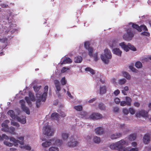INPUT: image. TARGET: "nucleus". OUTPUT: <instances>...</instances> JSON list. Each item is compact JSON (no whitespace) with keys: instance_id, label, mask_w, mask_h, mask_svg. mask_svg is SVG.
Listing matches in <instances>:
<instances>
[{"instance_id":"obj_59","label":"nucleus","mask_w":151,"mask_h":151,"mask_svg":"<svg viewBox=\"0 0 151 151\" xmlns=\"http://www.w3.org/2000/svg\"><path fill=\"white\" fill-rule=\"evenodd\" d=\"M120 105L122 106H124L127 105V104L125 101H122L120 102Z\"/></svg>"},{"instance_id":"obj_58","label":"nucleus","mask_w":151,"mask_h":151,"mask_svg":"<svg viewBox=\"0 0 151 151\" xmlns=\"http://www.w3.org/2000/svg\"><path fill=\"white\" fill-rule=\"evenodd\" d=\"M115 102L117 104H119L120 102V100L118 98H116L114 99Z\"/></svg>"},{"instance_id":"obj_60","label":"nucleus","mask_w":151,"mask_h":151,"mask_svg":"<svg viewBox=\"0 0 151 151\" xmlns=\"http://www.w3.org/2000/svg\"><path fill=\"white\" fill-rule=\"evenodd\" d=\"M55 87L56 88L57 91L58 92L60 91L61 90V88L60 86V85H56L55 86Z\"/></svg>"},{"instance_id":"obj_10","label":"nucleus","mask_w":151,"mask_h":151,"mask_svg":"<svg viewBox=\"0 0 151 151\" xmlns=\"http://www.w3.org/2000/svg\"><path fill=\"white\" fill-rule=\"evenodd\" d=\"M53 144L58 146H60L62 144L63 142L62 140L55 138H53L50 139Z\"/></svg>"},{"instance_id":"obj_11","label":"nucleus","mask_w":151,"mask_h":151,"mask_svg":"<svg viewBox=\"0 0 151 151\" xmlns=\"http://www.w3.org/2000/svg\"><path fill=\"white\" fill-rule=\"evenodd\" d=\"M102 117V115L99 113H94L90 115V118L93 120H97L101 118Z\"/></svg>"},{"instance_id":"obj_6","label":"nucleus","mask_w":151,"mask_h":151,"mask_svg":"<svg viewBox=\"0 0 151 151\" xmlns=\"http://www.w3.org/2000/svg\"><path fill=\"white\" fill-rule=\"evenodd\" d=\"M134 36V34L132 30L130 29H128L127 30L126 33L124 35L123 38L125 40H132Z\"/></svg>"},{"instance_id":"obj_29","label":"nucleus","mask_w":151,"mask_h":151,"mask_svg":"<svg viewBox=\"0 0 151 151\" xmlns=\"http://www.w3.org/2000/svg\"><path fill=\"white\" fill-rule=\"evenodd\" d=\"M8 114L10 116L12 119H14L15 118V115L14 112L12 110H9L7 112Z\"/></svg>"},{"instance_id":"obj_21","label":"nucleus","mask_w":151,"mask_h":151,"mask_svg":"<svg viewBox=\"0 0 151 151\" xmlns=\"http://www.w3.org/2000/svg\"><path fill=\"white\" fill-rule=\"evenodd\" d=\"M1 127L3 128L1 129V131L4 132H8V129L9 127L7 124L4 123H3L1 124Z\"/></svg>"},{"instance_id":"obj_52","label":"nucleus","mask_w":151,"mask_h":151,"mask_svg":"<svg viewBox=\"0 0 151 151\" xmlns=\"http://www.w3.org/2000/svg\"><path fill=\"white\" fill-rule=\"evenodd\" d=\"M69 68L65 67H63L62 68L61 70V72L62 73H64L67 70H69Z\"/></svg>"},{"instance_id":"obj_49","label":"nucleus","mask_w":151,"mask_h":151,"mask_svg":"<svg viewBox=\"0 0 151 151\" xmlns=\"http://www.w3.org/2000/svg\"><path fill=\"white\" fill-rule=\"evenodd\" d=\"M60 82L62 85H64L66 84V81L65 80V77L62 78Z\"/></svg>"},{"instance_id":"obj_51","label":"nucleus","mask_w":151,"mask_h":151,"mask_svg":"<svg viewBox=\"0 0 151 151\" xmlns=\"http://www.w3.org/2000/svg\"><path fill=\"white\" fill-rule=\"evenodd\" d=\"M140 27L141 28V29L142 30H143L145 31H148V29H147V27H146V26H145V25H141L140 26Z\"/></svg>"},{"instance_id":"obj_40","label":"nucleus","mask_w":151,"mask_h":151,"mask_svg":"<svg viewBox=\"0 0 151 151\" xmlns=\"http://www.w3.org/2000/svg\"><path fill=\"white\" fill-rule=\"evenodd\" d=\"M25 99L26 102L28 103V105L31 107L32 106V103L30 101L29 98L27 96H26L25 97Z\"/></svg>"},{"instance_id":"obj_12","label":"nucleus","mask_w":151,"mask_h":151,"mask_svg":"<svg viewBox=\"0 0 151 151\" xmlns=\"http://www.w3.org/2000/svg\"><path fill=\"white\" fill-rule=\"evenodd\" d=\"M95 132L96 134L98 135H101L104 133V130L102 127H99L95 129Z\"/></svg>"},{"instance_id":"obj_46","label":"nucleus","mask_w":151,"mask_h":151,"mask_svg":"<svg viewBox=\"0 0 151 151\" xmlns=\"http://www.w3.org/2000/svg\"><path fill=\"white\" fill-rule=\"evenodd\" d=\"M11 124L14 126H16L17 127H19V125L18 123L14 122V120H12L11 122Z\"/></svg>"},{"instance_id":"obj_3","label":"nucleus","mask_w":151,"mask_h":151,"mask_svg":"<svg viewBox=\"0 0 151 151\" xmlns=\"http://www.w3.org/2000/svg\"><path fill=\"white\" fill-rule=\"evenodd\" d=\"M43 130V134L48 136H52L54 132V129L49 126H47L44 127Z\"/></svg>"},{"instance_id":"obj_53","label":"nucleus","mask_w":151,"mask_h":151,"mask_svg":"<svg viewBox=\"0 0 151 151\" xmlns=\"http://www.w3.org/2000/svg\"><path fill=\"white\" fill-rule=\"evenodd\" d=\"M141 34L142 35H145L147 37H149L150 35V33L146 32H142L141 33Z\"/></svg>"},{"instance_id":"obj_30","label":"nucleus","mask_w":151,"mask_h":151,"mask_svg":"<svg viewBox=\"0 0 151 151\" xmlns=\"http://www.w3.org/2000/svg\"><path fill=\"white\" fill-rule=\"evenodd\" d=\"M29 96L30 100L33 101H35V97L33 93L31 92H29Z\"/></svg>"},{"instance_id":"obj_36","label":"nucleus","mask_w":151,"mask_h":151,"mask_svg":"<svg viewBox=\"0 0 151 151\" xmlns=\"http://www.w3.org/2000/svg\"><path fill=\"white\" fill-rule=\"evenodd\" d=\"M85 70L86 71L89 72L92 75L94 74L95 73L94 70L89 67L86 68Z\"/></svg>"},{"instance_id":"obj_41","label":"nucleus","mask_w":151,"mask_h":151,"mask_svg":"<svg viewBox=\"0 0 151 151\" xmlns=\"http://www.w3.org/2000/svg\"><path fill=\"white\" fill-rule=\"evenodd\" d=\"M99 108L101 110H104L105 109V107L104 104L102 103L99 104Z\"/></svg>"},{"instance_id":"obj_48","label":"nucleus","mask_w":151,"mask_h":151,"mask_svg":"<svg viewBox=\"0 0 151 151\" xmlns=\"http://www.w3.org/2000/svg\"><path fill=\"white\" fill-rule=\"evenodd\" d=\"M7 39L6 38H3L2 39H0V42L3 44H6Z\"/></svg>"},{"instance_id":"obj_35","label":"nucleus","mask_w":151,"mask_h":151,"mask_svg":"<svg viewBox=\"0 0 151 151\" xmlns=\"http://www.w3.org/2000/svg\"><path fill=\"white\" fill-rule=\"evenodd\" d=\"M8 132H9L10 133L15 134V132H14L15 129V128L12 127H11L9 128L8 127Z\"/></svg>"},{"instance_id":"obj_7","label":"nucleus","mask_w":151,"mask_h":151,"mask_svg":"<svg viewBox=\"0 0 151 151\" xmlns=\"http://www.w3.org/2000/svg\"><path fill=\"white\" fill-rule=\"evenodd\" d=\"M19 103L21 106L22 109L27 114H30V111L29 108L25 106V103L23 100H20Z\"/></svg>"},{"instance_id":"obj_23","label":"nucleus","mask_w":151,"mask_h":151,"mask_svg":"<svg viewBox=\"0 0 151 151\" xmlns=\"http://www.w3.org/2000/svg\"><path fill=\"white\" fill-rule=\"evenodd\" d=\"M140 112L141 116L144 117H148V112L147 111L144 110H141Z\"/></svg>"},{"instance_id":"obj_44","label":"nucleus","mask_w":151,"mask_h":151,"mask_svg":"<svg viewBox=\"0 0 151 151\" xmlns=\"http://www.w3.org/2000/svg\"><path fill=\"white\" fill-rule=\"evenodd\" d=\"M135 65L137 68H140L142 67V65L140 62L137 61Z\"/></svg>"},{"instance_id":"obj_28","label":"nucleus","mask_w":151,"mask_h":151,"mask_svg":"<svg viewBox=\"0 0 151 151\" xmlns=\"http://www.w3.org/2000/svg\"><path fill=\"white\" fill-rule=\"evenodd\" d=\"M52 142H51L46 141L42 144V146L44 147H49L51 145Z\"/></svg>"},{"instance_id":"obj_9","label":"nucleus","mask_w":151,"mask_h":151,"mask_svg":"<svg viewBox=\"0 0 151 151\" xmlns=\"http://www.w3.org/2000/svg\"><path fill=\"white\" fill-rule=\"evenodd\" d=\"M70 141L68 143V146L69 147H74L77 144L78 142L74 139L73 136H71Z\"/></svg>"},{"instance_id":"obj_63","label":"nucleus","mask_w":151,"mask_h":151,"mask_svg":"<svg viewBox=\"0 0 151 151\" xmlns=\"http://www.w3.org/2000/svg\"><path fill=\"white\" fill-rule=\"evenodd\" d=\"M140 105V104L138 102H135L134 103V105L135 106L139 107Z\"/></svg>"},{"instance_id":"obj_64","label":"nucleus","mask_w":151,"mask_h":151,"mask_svg":"<svg viewBox=\"0 0 151 151\" xmlns=\"http://www.w3.org/2000/svg\"><path fill=\"white\" fill-rule=\"evenodd\" d=\"M138 148H132L130 150V151H138Z\"/></svg>"},{"instance_id":"obj_43","label":"nucleus","mask_w":151,"mask_h":151,"mask_svg":"<svg viewBox=\"0 0 151 151\" xmlns=\"http://www.w3.org/2000/svg\"><path fill=\"white\" fill-rule=\"evenodd\" d=\"M74 108L77 111H80L82 110V107L81 106H75L74 107Z\"/></svg>"},{"instance_id":"obj_42","label":"nucleus","mask_w":151,"mask_h":151,"mask_svg":"<svg viewBox=\"0 0 151 151\" xmlns=\"http://www.w3.org/2000/svg\"><path fill=\"white\" fill-rule=\"evenodd\" d=\"M41 87V86H34L33 87V88L34 91L35 92H38V91L40 89Z\"/></svg>"},{"instance_id":"obj_56","label":"nucleus","mask_w":151,"mask_h":151,"mask_svg":"<svg viewBox=\"0 0 151 151\" xmlns=\"http://www.w3.org/2000/svg\"><path fill=\"white\" fill-rule=\"evenodd\" d=\"M123 113L126 114L127 115L129 113V111L127 108H124L123 110Z\"/></svg>"},{"instance_id":"obj_17","label":"nucleus","mask_w":151,"mask_h":151,"mask_svg":"<svg viewBox=\"0 0 151 151\" xmlns=\"http://www.w3.org/2000/svg\"><path fill=\"white\" fill-rule=\"evenodd\" d=\"M150 141V137L147 134H145L143 138V141L145 144H147Z\"/></svg>"},{"instance_id":"obj_8","label":"nucleus","mask_w":151,"mask_h":151,"mask_svg":"<svg viewBox=\"0 0 151 151\" xmlns=\"http://www.w3.org/2000/svg\"><path fill=\"white\" fill-rule=\"evenodd\" d=\"M90 44L89 42H86L84 43V46L85 48L87 49L88 51V55L90 57H93V48L89 47Z\"/></svg>"},{"instance_id":"obj_18","label":"nucleus","mask_w":151,"mask_h":151,"mask_svg":"<svg viewBox=\"0 0 151 151\" xmlns=\"http://www.w3.org/2000/svg\"><path fill=\"white\" fill-rule=\"evenodd\" d=\"M72 62V60L69 57H65L63 61L61 63V64H65L67 63H70Z\"/></svg>"},{"instance_id":"obj_32","label":"nucleus","mask_w":151,"mask_h":151,"mask_svg":"<svg viewBox=\"0 0 151 151\" xmlns=\"http://www.w3.org/2000/svg\"><path fill=\"white\" fill-rule=\"evenodd\" d=\"M136 137V135L135 134H130L129 137V139L130 141L134 140Z\"/></svg>"},{"instance_id":"obj_45","label":"nucleus","mask_w":151,"mask_h":151,"mask_svg":"<svg viewBox=\"0 0 151 151\" xmlns=\"http://www.w3.org/2000/svg\"><path fill=\"white\" fill-rule=\"evenodd\" d=\"M49 151H59V149L56 147H52L49 149Z\"/></svg>"},{"instance_id":"obj_26","label":"nucleus","mask_w":151,"mask_h":151,"mask_svg":"<svg viewBox=\"0 0 151 151\" xmlns=\"http://www.w3.org/2000/svg\"><path fill=\"white\" fill-rule=\"evenodd\" d=\"M82 58L80 56L75 57L74 59V62L76 63H80L82 61Z\"/></svg>"},{"instance_id":"obj_47","label":"nucleus","mask_w":151,"mask_h":151,"mask_svg":"<svg viewBox=\"0 0 151 151\" xmlns=\"http://www.w3.org/2000/svg\"><path fill=\"white\" fill-rule=\"evenodd\" d=\"M126 82V79L124 78L120 79L119 81V83L120 85L124 84Z\"/></svg>"},{"instance_id":"obj_34","label":"nucleus","mask_w":151,"mask_h":151,"mask_svg":"<svg viewBox=\"0 0 151 151\" xmlns=\"http://www.w3.org/2000/svg\"><path fill=\"white\" fill-rule=\"evenodd\" d=\"M16 118L18 122H20V123L22 124H25L26 122L25 119L24 118H23L22 119L21 118L19 117H17Z\"/></svg>"},{"instance_id":"obj_14","label":"nucleus","mask_w":151,"mask_h":151,"mask_svg":"<svg viewBox=\"0 0 151 151\" xmlns=\"http://www.w3.org/2000/svg\"><path fill=\"white\" fill-rule=\"evenodd\" d=\"M36 95L37 98L36 106L37 107L39 108L40 107L41 105L40 102L41 101V97L40 96V94L37 93L36 94Z\"/></svg>"},{"instance_id":"obj_19","label":"nucleus","mask_w":151,"mask_h":151,"mask_svg":"<svg viewBox=\"0 0 151 151\" xmlns=\"http://www.w3.org/2000/svg\"><path fill=\"white\" fill-rule=\"evenodd\" d=\"M129 24H132V27L133 28L137 30L139 32H141L142 31V29L140 27H139L138 25L134 24L133 23L131 22Z\"/></svg>"},{"instance_id":"obj_13","label":"nucleus","mask_w":151,"mask_h":151,"mask_svg":"<svg viewBox=\"0 0 151 151\" xmlns=\"http://www.w3.org/2000/svg\"><path fill=\"white\" fill-rule=\"evenodd\" d=\"M122 133L117 132L111 134L110 138L112 139H115L122 137Z\"/></svg>"},{"instance_id":"obj_54","label":"nucleus","mask_w":151,"mask_h":151,"mask_svg":"<svg viewBox=\"0 0 151 151\" xmlns=\"http://www.w3.org/2000/svg\"><path fill=\"white\" fill-rule=\"evenodd\" d=\"M129 68L133 72L137 73V70L132 66H129Z\"/></svg>"},{"instance_id":"obj_38","label":"nucleus","mask_w":151,"mask_h":151,"mask_svg":"<svg viewBox=\"0 0 151 151\" xmlns=\"http://www.w3.org/2000/svg\"><path fill=\"white\" fill-rule=\"evenodd\" d=\"M20 148L25 149L27 150H30L31 149V147L29 145H20Z\"/></svg>"},{"instance_id":"obj_62","label":"nucleus","mask_w":151,"mask_h":151,"mask_svg":"<svg viewBox=\"0 0 151 151\" xmlns=\"http://www.w3.org/2000/svg\"><path fill=\"white\" fill-rule=\"evenodd\" d=\"M120 93L119 91L117 89V90H115L114 92V94L115 96L118 95Z\"/></svg>"},{"instance_id":"obj_55","label":"nucleus","mask_w":151,"mask_h":151,"mask_svg":"<svg viewBox=\"0 0 151 151\" xmlns=\"http://www.w3.org/2000/svg\"><path fill=\"white\" fill-rule=\"evenodd\" d=\"M48 86H45L44 89V93L47 94L48 93Z\"/></svg>"},{"instance_id":"obj_2","label":"nucleus","mask_w":151,"mask_h":151,"mask_svg":"<svg viewBox=\"0 0 151 151\" xmlns=\"http://www.w3.org/2000/svg\"><path fill=\"white\" fill-rule=\"evenodd\" d=\"M104 54L101 55V58L105 63H108L109 59L111 58L112 55L110 51L108 49L106 48L104 50Z\"/></svg>"},{"instance_id":"obj_25","label":"nucleus","mask_w":151,"mask_h":151,"mask_svg":"<svg viewBox=\"0 0 151 151\" xmlns=\"http://www.w3.org/2000/svg\"><path fill=\"white\" fill-rule=\"evenodd\" d=\"M116 43L117 41L116 40H113L110 41L109 44L110 46L113 48L116 46Z\"/></svg>"},{"instance_id":"obj_22","label":"nucleus","mask_w":151,"mask_h":151,"mask_svg":"<svg viewBox=\"0 0 151 151\" xmlns=\"http://www.w3.org/2000/svg\"><path fill=\"white\" fill-rule=\"evenodd\" d=\"M70 135L68 133L63 132L62 134L61 137L64 140H67Z\"/></svg>"},{"instance_id":"obj_37","label":"nucleus","mask_w":151,"mask_h":151,"mask_svg":"<svg viewBox=\"0 0 151 151\" xmlns=\"http://www.w3.org/2000/svg\"><path fill=\"white\" fill-rule=\"evenodd\" d=\"M47 94L45 93H43L41 96L40 95V96L41 97V100L42 101L44 102H45V101L46 99V96H47Z\"/></svg>"},{"instance_id":"obj_27","label":"nucleus","mask_w":151,"mask_h":151,"mask_svg":"<svg viewBox=\"0 0 151 151\" xmlns=\"http://www.w3.org/2000/svg\"><path fill=\"white\" fill-rule=\"evenodd\" d=\"M126 102L127 104V105L129 106H130L131 104V102L132 101V99L128 96H126L125 97Z\"/></svg>"},{"instance_id":"obj_1","label":"nucleus","mask_w":151,"mask_h":151,"mask_svg":"<svg viewBox=\"0 0 151 151\" xmlns=\"http://www.w3.org/2000/svg\"><path fill=\"white\" fill-rule=\"evenodd\" d=\"M126 143L124 139L117 142L116 143H113L109 146V147L112 150H118V151H129L127 148H123V145Z\"/></svg>"},{"instance_id":"obj_57","label":"nucleus","mask_w":151,"mask_h":151,"mask_svg":"<svg viewBox=\"0 0 151 151\" xmlns=\"http://www.w3.org/2000/svg\"><path fill=\"white\" fill-rule=\"evenodd\" d=\"M129 112L132 114H134L135 113V111L132 108H130L129 109Z\"/></svg>"},{"instance_id":"obj_50","label":"nucleus","mask_w":151,"mask_h":151,"mask_svg":"<svg viewBox=\"0 0 151 151\" xmlns=\"http://www.w3.org/2000/svg\"><path fill=\"white\" fill-rule=\"evenodd\" d=\"M4 144L6 145L7 146H8L9 147H12L13 145V144L12 143H10L9 142L6 141H4Z\"/></svg>"},{"instance_id":"obj_33","label":"nucleus","mask_w":151,"mask_h":151,"mask_svg":"<svg viewBox=\"0 0 151 151\" xmlns=\"http://www.w3.org/2000/svg\"><path fill=\"white\" fill-rule=\"evenodd\" d=\"M9 139V137L5 134H3L2 136L0 135V140H3L4 139L8 140Z\"/></svg>"},{"instance_id":"obj_15","label":"nucleus","mask_w":151,"mask_h":151,"mask_svg":"<svg viewBox=\"0 0 151 151\" xmlns=\"http://www.w3.org/2000/svg\"><path fill=\"white\" fill-rule=\"evenodd\" d=\"M112 52L114 54H116V55L119 56H121L122 51L120 50L119 48H116L113 49L112 50Z\"/></svg>"},{"instance_id":"obj_16","label":"nucleus","mask_w":151,"mask_h":151,"mask_svg":"<svg viewBox=\"0 0 151 151\" xmlns=\"http://www.w3.org/2000/svg\"><path fill=\"white\" fill-rule=\"evenodd\" d=\"M59 114L56 112H54L51 114V118L52 120H56L58 121L59 119Z\"/></svg>"},{"instance_id":"obj_5","label":"nucleus","mask_w":151,"mask_h":151,"mask_svg":"<svg viewBox=\"0 0 151 151\" xmlns=\"http://www.w3.org/2000/svg\"><path fill=\"white\" fill-rule=\"evenodd\" d=\"M18 139L20 140L21 141L16 139L14 137H10L9 138L10 141L13 142L14 143V146L17 147L18 145V143H19L21 145H24V137L23 136L19 137H18Z\"/></svg>"},{"instance_id":"obj_20","label":"nucleus","mask_w":151,"mask_h":151,"mask_svg":"<svg viewBox=\"0 0 151 151\" xmlns=\"http://www.w3.org/2000/svg\"><path fill=\"white\" fill-rule=\"evenodd\" d=\"M106 86H105L100 87V94L102 95L105 93L106 92Z\"/></svg>"},{"instance_id":"obj_31","label":"nucleus","mask_w":151,"mask_h":151,"mask_svg":"<svg viewBox=\"0 0 151 151\" xmlns=\"http://www.w3.org/2000/svg\"><path fill=\"white\" fill-rule=\"evenodd\" d=\"M93 141L96 143H99L101 141L100 138L97 136H94L93 138Z\"/></svg>"},{"instance_id":"obj_4","label":"nucleus","mask_w":151,"mask_h":151,"mask_svg":"<svg viewBox=\"0 0 151 151\" xmlns=\"http://www.w3.org/2000/svg\"><path fill=\"white\" fill-rule=\"evenodd\" d=\"M119 45L126 52L129 51V49L134 51L136 50V48L129 43L126 45L124 42H123L119 44Z\"/></svg>"},{"instance_id":"obj_39","label":"nucleus","mask_w":151,"mask_h":151,"mask_svg":"<svg viewBox=\"0 0 151 151\" xmlns=\"http://www.w3.org/2000/svg\"><path fill=\"white\" fill-rule=\"evenodd\" d=\"M123 74L124 76L127 78V79H130V76L128 73L127 72H123Z\"/></svg>"},{"instance_id":"obj_24","label":"nucleus","mask_w":151,"mask_h":151,"mask_svg":"<svg viewBox=\"0 0 151 151\" xmlns=\"http://www.w3.org/2000/svg\"><path fill=\"white\" fill-rule=\"evenodd\" d=\"M79 115L82 118H85L86 119L88 118V113L83 111L80 112L79 114Z\"/></svg>"},{"instance_id":"obj_61","label":"nucleus","mask_w":151,"mask_h":151,"mask_svg":"<svg viewBox=\"0 0 151 151\" xmlns=\"http://www.w3.org/2000/svg\"><path fill=\"white\" fill-rule=\"evenodd\" d=\"M119 110V108L117 107H114L113 108V111L114 112H118Z\"/></svg>"}]
</instances>
